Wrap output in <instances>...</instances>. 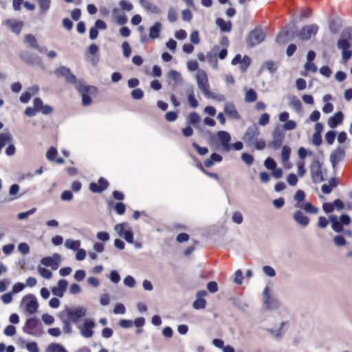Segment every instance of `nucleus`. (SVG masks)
<instances>
[{
	"label": "nucleus",
	"mask_w": 352,
	"mask_h": 352,
	"mask_svg": "<svg viewBox=\"0 0 352 352\" xmlns=\"http://www.w3.org/2000/svg\"><path fill=\"white\" fill-rule=\"evenodd\" d=\"M87 314V309L82 306L67 307L59 312L58 316L63 324V331L65 333H71V324L78 323Z\"/></svg>",
	"instance_id": "nucleus-1"
},
{
	"label": "nucleus",
	"mask_w": 352,
	"mask_h": 352,
	"mask_svg": "<svg viewBox=\"0 0 352 352\" xmlns=\"http://www.w3.org/2000/svg\"><path fill=\"white\" fill-rule=\"evenodd\" d=\"M260 131L255 124L249 126L243 137V140L248 147H254L258 151L263 150L266 146L265 141L263 139H258Z\"/></svg>",
	"instance_id": "nucleus-2"
},
{
	"label": "nucleus",
	"mask_w": 352,
	"mask_h": 352,
	"mask_svg": "<svg viewBox=\"0 0 352 352\" xmlns=\"http://www.w3.org/2000/svg\"><path fill=\"white\" fill-rule=\"evenodd\" d=\"M337 47L342 51V57L344 60H349L352 56V27L344 28L340 33L337 42Z\"/></svg>",
	"instance_id": "nucleus-3"
},
{
	"label": "nucleus",
	"mask_w": 352,
	"mask_h": 352,
	"mask_svg": "<svg viewBox=\"0 0 352 352\" xmlns=\"http://www.w3.org/2000/svg\"><path fill=\"white\" fill-rule=\"evenodd\" d=\"M78 94L82 98V104L83 106H89L92 103L91 96H97L98 89L93 85H87L85 83H78L77 89Z\"/></svg>",
	"instance_id": "nucleus-4"
},
{
	"label": "nucleus",
	"mask_w": 352,
	"mask_h": 352,
	"mask_svg": "<svg viewBox=\"0 0 352 352\" xmlns=\"http://www.w3.org/2000/svg\"><path fill=\"white\" fill-rule=\"evenodd\" d=\"M286 28V30L280 32L276 36V41L277 43L280 44H285L289 41L294 39L296 36V26L294 22L292 23L289 28Z\"/></svg>",
	"instance_id": "nucleus-5"
},
{
	"label": "nucleus",
	"mask_w": 352,
	"mask_h": 352,
	"mask_svg": "<svg viewBox=\"0 0 352 352\" xmlns=\"http://www.w3.org/2000/svg\"><path fill=\"white\" fill-rule=\"evenodd\" d=\"M265 34L262 28H256L249 33L246 39V42L249 46L253 47L263 42L265 39Z\"/></svg>",
	"instance_id": "nucleus-6"
},
{
	"label": "nucleus",
	"mask_w": 352,
	"mask_h": 352,
	"mask_svg": "<svg viewBox=\"0 0 352 352\" xmlns=\"http://www.w3.org/2000/svg\"><path fill=\"white\" fill-rule=\"evenodd\" d=\"M310 172L312 182L314 184L320 183L324 181L322 166L318 160H314L310 166Z\"/></svg>",
	"instance_id": "nucleus-7"
},
{
	"label": "nucleus",
	"mask_w": 352,
	"mask_h": 352,
	"mask_svg": "<svg viewBox=\"0 0 352 352\" xmlns=\"http://www.w3.org/2000/svg\"><path fill=\"white\" fill-rule=\"evenodd\" d=\"M127 226L126 223H120L115 226L114 230L120 237L124 239L127 243L132 244L133 243V233L130 228L127 230L125 228Z\"/></svg>",
	"instance_id": "nucleus-8"
},
{
	"label": "nucleus",
	"mask_w": 352,
	"mask_h": 352,
	"mask_svg": "<svg viewBox=\"0 0 352 352\" xmlns=\"http://www.w3.org/2000/svg\"><path fill=\"white\" fill-rule=\"evenodd\" d=\"M318 29L319 28L316 24L305 25L300 30L298 36L302 41H308L311 38V36L316 35Z\"/></svg>",
	"instance_id": "nucleus-9"
},
{
	"label": "nucleus",
	"mask_w": 352,
	"mask_h": 352,
	"mask_svg": "<svg viewBox=\"0 0 352 352\" xmlns=\"http://www.w3.org/2000/svg\"><path fill=\"white\" fill-rule=\"evenodd\" d=\"M197 82L198 87L202 93L206 96H210L211 92L209 91L208 83V76L204 71H199L197 74Z\"/></svg>",
	"instance_id": "nucleus-10"
},
{
	"label": "nucleus",
	"mask_w": 352,
	"mask_h": 352,
	"mask_svg": "<svg viewBox=\"0 0 352 352\" xmlns=\"http://www.w3.org/2000/svg\"><path fill=\"white\" fill-rule=\"evenodd\" d=\"M2 25L6 26L12 33L19 35L24 26V23L16 19H10L3 21Z\"/></svg>",
	"instance_id": "nucleus-11"
},
{
	"label": "nucleus",
	"mask_w": 352,
	"mask_h": 352,
	"mask_svg": "<svg viewBox=\"0 0 352 352\" xmlns=\"http://www.w3.org/2000/svg\"><path fill=\"white\" fill-rule=\"evenodd\" d=\"M22 302L25 303V310L30 314H34L36 312L38 307V303L34 295H26L23 298Z\"/></svg>",
	"instance_id": "nucleus-12"
},
{
	"label": "nucleus",
	"mask_w": 352,
	"mask_h": 352,
	"mask_svg": "<svg viewBox=\"0 0 352 352\" xmlns=\"http://www.w3.org/2000/svg\"><path fill=\"white\" fill-rule=\"evenodd\" d=\"M217 135L219 140L222 151L229 152L232 148V144L230 143L231 141L230 134L226 131H219L217 133Z\"/></svg>",
	"instance_id": "nucleus-13"
},
{
	"label": "nucleus",
	"mask_w": 352,
	"mask_h": 352,
	"mask_svg": "<svg viewBox=\"0 0 352 352\" xmlns=\"http://www.w3.org/2000/svg\"><path fill=\"white\" fill-rule=\"evenodd\" d=\"M284 133L279 127H276L272 133V142L271 145L274 150H278L282 145L284 139Z\"/></svg>",
	"instance_id": "nucleus-14"
},
{
	"label": "nucleus",
	"mask_w": 352,
	"mask_h": 352,
	"mask_svg": "<svg viewBox=\"0 0 352 352\" xmlns=\"http://www.w3.org/2000/svg\"><path fill=\"white\" fill-rule=\"evenodd\" d=\"M345 156V151L340 146L331 151L329 160L333 168H336V164L342 161Z\"/></svg>",
	"instance_id": "nucleus-15"
},
{
	"label": "nucleus",
	"mask_w": 352,
	"mask_h": 352,
	"mask_svg": "<svg viewBox=\"0 0 352 352\" xmlns=\"http://www.w3.org/2000/svg\"><path fill=\"white\" fill-rule=\"evenodd\" d=\"M96 327V323L93 320L88 319L85 321L83 323L81 330L80 334L86 338H89L93 336L94 331L93 328Z\"/></svg>",
	"instance_id": "nucleus-16"
},
{
	"label": "nucleus",
	"mask_w": 352,
	"mask_h": 352,
	"mask_svg": "<svg viewBox=\"0 0 352 352\" xmlns=\"http://www.w3.org/2000/svg\"><path fill=\"white\" fill-rule=\"evenodd\" d=\"M207 295L205 290L198 291L196 294V300L192 303V307L195 309H204L206 305V300L204 298Z\"/></svg>",
	"instance_id": "nucleus-17"
},
{
	"label": "nucleus",
	"mask_w": 352,
	"mask_h": 352,
	"mask_svg": "<svg viewBox=\"0 0 352 352\" xmlns=\"http://www.w3.org/2000/svg\"><path fill=\"white\" fill-rule=\"evenodd\" d=\"M68 286V282L65 279H60L58 282V286L54 287L52 289V293L53 295L58 296V297H63L64 295V293L67 289Z\"/></svg>",
	"instance_id": "nucleus-18"
},
{
	"label": "nucleus",
	"mask_w": 352,
	"mask_h": 352,
	"mask_svg": "<svg viewBox=\"0 0 352 352\" xmlns=\"http://www.w3.org/2000/svg\"><path fill=\"white\" fill-rule=\"evenodd\" d=\"M224 112L231 119L238 120L241 118L240 115L233 103H226L224 105Z\"/></svg>",
	"instance_id": "nucleus-19"
},
{
	"label": "nucleus",
	"mask_w": 352,
	"mask_h": 352,
	"mask_svg": "<svg viewBox=\"0 0 352 352\" xmlns=\"http://www.w3.org/2000/svg\"><path fill=\"white\" fill-rule=\"evenodd\" d=\"M293 218L298 225L302 227H306L309 223V218L305 215L300 210L295 211Z\"/></svg>",
	"instance_id": "nucleus-20"
},
{
	"label": "nucleus",
	"mask_w": 352,
	"mask_h": 352,
	"mask_svg": "<svg viewBox=\"0 0 352 352\" xmlns=\"http://www.w3.org/2000/svg\"><path fill=\"white\" fill-rule=\"evenodd\" d=\"M344 119V115L342 111L336 112L333 116L328 119L327 124L330 128H336L338 125L342 124Z\"/></svg>",
	"instance_id": "nucleus-21"
},
{
	"label": "nucleus",
	"mask_w": 352,
	"mask_h": 352,
	"mask_svg": "<svg viewBox=\"0 0 352 352\" xmlns=\"http://www.w3.org/2000/svg\"><path fill=\"white\" fill-rule=\"evenodd\" d=\"M20 58L25 61L27 64L32 65L34 63L37 62L38 64L41 63V58L32 53L28 52H23L20 54Z\"/></svg>",
	"instance_id": "nucleus-22"
},
{
	"label": "nucleus",
	"mask_w": 352,
	"mask_h": 352,
	"mask_svg": "<svg viewBox=\"0 0 352 352\" xmlns=\"http://www.w3.org/2000/svg\"><path fill=\"white\" fill-rule=\"evenodd\" d=\"M289 107L296 113H300L302 109L301 102L295 96H292L288 98Z\"/></svg>",
	"instance_id": "nucleus-23"
},
{
	"label": "nucleus",
	"mask_w": 352,
	"mask_h": 352,
	"mask_svg": "<svg viewBox=\"0 0 352 352\" xmlns=\"http://www.w3.org/2000/svg\"><path fill=\"white\" fill-rule=\"evenodd\" d=\"M140 5L148 12L153 14H160V10L157 6L148 0H139Z\"/></svg>",
	"instance_id": "nucleus-24"
},
{
	"label": "nucleus",
	"mask_w": 352,
	"mask_h": 352,
	"mask_svg": "<svg viewBox=\"0 0 352 352\" xmlns=\"http://www.w3.org/2000/svg\"><path fill=\"white\" fill-rule=\"evenodd\" d=\"M229 301L239 310L242 312H246L248 305L244 302L241 298L237 297H230Z\"/></svg>",
	"instance_id": "nucleus-25"
},
{
	"label": "nucleus",
	"mask_w": 352,
	"mask_h": 352,
	"mask_svg": "<svg viewBox=\"0 0 352 352\" xmlns=\"http://www.w3.org/2000/svg\"><path fill=\"white\" fill-rule=\"evenodd\" d=\"M222 160L223 157L221 155L213 153L211 154L210 158L205 160L204 164L206 167L210 168L215 162H221Z\"/></svg>",
	"instance_id": "nucleus-26"
},
{
	"label": "nucleus",
	"mask_w": 352,
	"mask_h": 352,
	"mask_svg": "<svg viewBox=\"0 0 352 352\" xmlns=\"http://www.w3.org/2000/svg\"><path fill=\"white\" fill-rule=\"evenodd\" d=\"M38 320L35 317L28 318L26 322L25 327H23V331L28 334H31L30 331L34 329L38 325Z\"/></svg>",
	"instance_id": "nucleus-27"
},
{
	"label": "nucleus",
	"mask_w": 352,
	"mask_h": 352,
	"mask_svg": "<svg viewBox=\"0 0 352 352\" xmlns=\"http://www.w3.org/2000/svg\"><path fill=\"white\" fill-rule=\"evenodd\" d=\"M263 305L267 309L272 310L279 308L280 303L276 298L271 297L263 300Z\"/></svg>",
	"instance_id": "nucleus-28"
},
{
	"label": "nucleus",
	"mask_w": 352,
	"mask_h": 352,
	"mask_svg": "<svg viewBox=\"0 0 352 352\" xmlns=\"http://www.w3.org/2000/svg\"><path fill=\"white\" fill-rule=\"evenodd\" d=\"M216 24L222 32H230L231 31L232 23L230 21L226 22L221 18H217L216 19Z\"/></svg>",
	"instance_id": "nucleus-29"
},
{
	"label": "nucleus",
	"mask_w": 352,
	"mask_h": 352,
	"mask_svg": "<svg viewBox=\"0 0 352 352\" xmlns=\"http://www.w3.org/2000/svg\"><path fill=\"white\" fill-rule=\"evenodd\" d=\"M162 24L160 22H155L149 29V37L152 39L157 38L161 32Z\"/></svg>",
	"instance_id": "nucleus-30"
},
{
	"label": "nucleus",
	"mask_w": 352,
	"mask_h": 352,
	"mask_svg": "<svg viewBox=\"0 0 352 352\" xmlns=\"http://www.w3.org/2000/svg\"><path fill=\"white\" fill-rule=\"evenodd\" d=\"M167 77L170 80H173L176 85H180L183 82L182 75L176 70L171 69L167 74Z\"/></svg>",
	"instance_id": "nucleus-31"
},
{
	"label": "nucleus",
	"mask_w": 352,
	"mask_h": 352,
	"mask_svg": "<svg viewBox=\"0 0 352 352\" xmlns=\"http://www.w3.org/2000/svg\"><path fill=\"white\" fill-rule=\"evenodd\" d=\"M201 121V117L197 112H191L188 116V122L195 128H198V124Z\"/></svg>",
	"instance_id": "nucleus-32"
},
{
	"label": "nucleus",
	"mask_w": 352,
	"mask_h": 352,
	"mask_svg": "<svg viewBox=\"0 0 352 352\" xmlns=\"http://www.w3.org/2000/svg\"><path fill=\"white\" fill-rule=\"evenodd\" d=\"M305 198V193L302 190H298L294 196V199L296 201L294 204L295 208H302V202L304 201Z\"/></svg>",
	"instance_id": "nucleus-33"
},
{
	"label": "nucleus",
	"mask_w": 352,
	"mask_h": 352,
	"mask_svg": "<svg viewBox=\"0 0 352 352\" xmlns=\"http://www.w3.org/2000/svg\"><path fill=\"white\" fill-rule=\"evenodd\" d=\"M47 352H67L59 343H51L47 348Z\"/></svg>",
	"instance_id": "nucleus-34"
},
{
	"label": "nucleus",
	"mask_w": 352,
	"mask_h": 352,
	"mask_svg": "<svg viewBox=\"0 0 352 352\" xmlns=\"http://www.w3.org/2000/svg\"><path fill=\"white\" fill-rule=\"evenodd\" d=\"M80 245V241L79 240H73L71 239H67L65 242V246L69 250H76Z\"/></svg>",
	"instance_id": "nucleus-35"
},
{
	"label": "nucleus",
	"mask_w": 352,
	"mask_h": 352,
	"mask_svg": "<svg viewBox=\"0 0 352 352\" xmlns=\"http://www.w3.org/2000/svg\"><path fill=\"white\" fill-rule=\"evenodd\" d=\"M207 61L212 65L214 69H217L218 60L217 58L216 53L209 52L206 54Z\"/></svg>",
	"instance_id": "nucleus-36"
},
{
	"label": "nucleus",
	"mask_w": 352,
	"mask_h": 352,
	"mask_svg": "<svg viewBox=\"0 0 352 352\" xmlns=\"http://www.w3.org/2000/svg\"><path fill=\"white\" fill-rule=\"evenodd\" d=\"M257 99V94L253 89L247 91L245 95V100L247 102H253Z\"/></svg>",
	"instance_id": "nucleus-37"
},
{
	"label": "nucleus",
	"mask_w": 352,
	"mask_h": 352,
	"mask_svg": "<svg viewBox=\"0 0 352 352\" xmlns=\"http://www.w3.org/2000/svg\"><path fill=\"white\" fill-rule=\"evenodd\" d=\"M24 41L28 43L31 47L34 49L38 48V44L37 40L33 34H28L25 35Z\"/></svg>",
	"instance_id": "nucleus-38"
},
{
	"label": "nucleus",
	"mask_w": 352,
	"mask_h": 352,
	"mask_svg": "<svg viewBox=\"0 0 352 352\" xmlns=\"http://www.w3.org/2000/svg\"><path fill=\"white\" fill-rule=\"evenodd\" d=\"M264 67H265L271 74H274L278 69V65L273 60L265 61L262 68Z\"/></svg>",
	"instance_id": "nucleus-39"
},
{
	"label": "nucleus",
	"mask_w": 352,
	"mask_h": 352,
	"mask_svg": "<svg viewBox=\"0 0 352 352\" xmlns=\"http://www.w3.org/2000/svg\"><path fill=\"white\" fill-rule=\"evenodd\" d=\"M307 213L316 214L318 211V208L314 206L311 203L307 202L305 204H302V208Z\"/></svg>",
	"instance_id": "nucleus-40"
},
{
	"label": "nucleus",
	"mask_w": 352,
	"mask_h": 352,
	"mask_svg": "<svg viewBox=\"0 0 352 352\" xmlns=\"http://www.w3.org/2000/svg\"><path fill=\"white\" fill-rule=\"evenodd\" d=\"M336 134L337 132L333 130L328 131L326 133L324 139L328 144L331 145L334 142Z\"/></svg>",
	"instance_id": "nucleus-41"
},
{
	"label": "nucleus",
	"mask_w": 352,
	"mask_h": 352,
	"mask_svg": "<svg viewBox=\"0 0 352 352\" xmlns=\"http://www.w3.org/2000/svg\"><path fill=\"white\" fill-rule=\"evenodd\" d=\"M65 81L69 83L75 85V88L77 89L78 83L83 84L82 80H78L76 76L70 72V73L65 78Z\"/></svg>",
	"instance_id": "nucleus-42"
},
{
	"label": "nucleus",
	"mask_w": 352,
	"mask_h": 352,
	"mask_svg": "<svg viewBox=\"0 0 352 352\" xmlns=\"http://www.w3.org/2000/svg\"><path fill=\"white\" fill-rule=\"evenodd\" d=\"M38 3L41 12L45 13L50 9L51 0H38Z\"/></svg>",
	"instance_id": "nucleus-43"
},
{
	"label": "nucleus",
	"mask_w": 352,
	"mask_h": 352,
	"mask_svg": "<svg viewBox=\"0 0 352 352\" xmlns=\"http://www.w3.org/2000/svg\"><path fill=\"white\" fill-rule=\"evenodd\" d=\"M71 70L69 68H67L65 66H60L58 69H56L54 72L56 76H64L65 78L66 76L70 73Z\"/></svg>",
	"instance_id": "nucleus-44"
},
{
	"label": "nucleus",
	"mask_w": 352,
	"mask_h": 352,
	"mask_svg": "<svg viewBox=\"0 0 352 352\" xmlns=\"http://www.w3.org/2000/svg\"><path fill=\"white\" fill-rule=\"evenodd\" d=\"M12 141V138L9 133H0V144L5 146L7 143H10Z\"/></svg>",
	"instance_id": "nucleus-45"
},
{
	"label": "nucleus",
	"mask_w": 352,
	"mask_h": 352,
	"mask_svg": "<svg viewBox=\"0 0 352 352\" xmlns=\"http://www.w3.org/2000/svg\"><path fill=\"white\" fill-rule=\"evenodd\" d=\"M250 62H251L250 58L248 56L245 55L243 56V61L240 64V69L243 73H245L247 71L248 67L250 65Z\"/></svg>",
	"instance_id": "nucleus-46"
},
{
	"label": "nucleus",
	"mask_w": 352,
	"mask_h": 352,
	"mask_svg": "<svg viewBox=\"0 0 352 352\" xmlns=\"http://www.w3.org/2000/svg\"><path fill=\"white\" fill-rule=\"evenodd\" d=\"M291 148L288 146H283L281 151V157L283 162H287L289 159Z\"/></svg>",
	"instance_id": "nucleus-47"
},
{
	"label": "nucleus",
	"mask_w": 352,
	"mask_h": 352,
	"mask_svg": "<svg viewBox=\"0 0 352 352\" xmlns=\"http://www.w3.org/2000/svg\"><path fill=\"white\" fill-rule=\"evenodd\" d=\"M188 102L189 105L194 109L197 108L199 105L198 101L194 96L192 89H191V92L188 95Z\"/></svg>",
	"instance_id": "nucleus-48"
},
{
	"label": "nucleus",
	"mask_w": 352,
	"mask_h": 352,
	"mask_svg": "<svg viewBox=\"0 0 352 352\" xmlns=\"http://www.w3.org/2000/svg\"><path fill=\"white\" fill-rule=\"evenodd\" d=\"M264 166L269 170H273L276 167V162L273 158L268 157L264 161Z\"/></svg>",
	"instance_id": "nucleus-49"
},
{
	"label": "nucleus",
	"mask_w": 352,
	"mask_h": 352,
	"mask_svg": "<svg viewBox=\"0 0 352 352\" xmlns=\"http://www.w3.org/2000/svg\"><path fill=\"white\" fill-rule=\"evenodd\" d=\"M192 146L200 155H205L208 153V148L207 147H201L196 142H193Z\"/></svg>",
	"instance_id": "nucleus-50"
},
{
	"label": "nucleus",
	"mask_w": 352,
	"mask_h": 352,
	"mask_svg": "<svg viewBox=\"0 0 352 352\" xmlns=\"http://www.w3.org/2000/svg\"><path fill=\"white\" fill-rule=\"evenodd\" d=\"M340 24L336 20H331L329 23V28L331 33L336 34L340 28Z\"/></svg>",
	"instance_id": "nucleus-51"
},
{
	"label": "nucleus",
	"mask_w": 352,
	"mask_h": 352,
	"mask_svg": "<svg viewBox=\"0 0 352 352\" xmlns=\"http://www.w3.org/2000/svg\"><path fill=\"white\" fill-rule=\"evenodd\" d=\"M119 6L122 10L128 12L131 11L133 8L132 3L125 0H121L119 3Z\"/></svg>",
	"instance_id": "nucleus-52"
},
{
	"label": "nucleus",
	"mask_w": 352,
	"mask_h": 352,
	"mask_svg": "<svg viewBox=\"0 0 352 352\" xmlns=\"http://www.w3.org/2000/svg\"><path fill=\"white\" fill-rule=\"evenodd\" d=\"M131 95L133 99L140 100L144 97V91L140 88H137L131 91Z\"/></svg>",
	"instance_id": "nucleus-53"
},
{
	"label": "nucleus",
	"mask_w": 352,
	"mask_h": 352,
	"mask_svg": "<svg viewBox=\"0 0 352 352\" xmlns=\"http://www.w3.org/2000/svg\"><path fill=\"white\" fill-rule=\"evenodd\" d=\"M263 273L269 276V277H274L276 276V271L275 270L269 265H265L263 267Z\"/></svg>",
	"instance_id": "nucleus-54"
},
{
	"label": "nucleus",
	"mask_w": 352,
	"mask_h": 352,
	"mask_svg": "<svg viewBox=\"0 0 352 352\" xmlns=\"http://www.w3.org/2000/svg\"><path fill=\"white\" fill-rule=\"evenodd\" d=\"M241 160L247 164V165H251L254 159V157L249 154V153H243L241 154Z\"/></svg>",
	"instance_id": "nucleus-55"
},
{
	"label": "nucleus",
	"mask_w": 352,
	"mask_h": 352,
	"mask_svg": "<svg viewBox=\"0 0 352 352\" xmlns=\"http://www.w3.org/2000/svg\"><path fill=\"white\" fill-rule=\"evenodd\" d=\"M57 154V150L54 147H51L46 153V157L49 161H54Z\"/></svg>",
	"instance_id": "nucleus-56"
},
{
	"label": "nucleus",
	"mask_w": 352,
	"mask_h": 352,
	"mask_svg": "<svg viewBox=\"0 0 352 352\" xmlns=\"http://www.w3.org/2000/svg\"><path fill=\"white\" fill-rule=\"evenodd\" d=\"M109 279L113 283H118L120 280V276L117 270H112L109 274Z\"/></svg>",
	"instance_id": "nucleus-57"
},
{
	"label": "nucleus",
	"mask_w": 352,
	"mask_h": 352,
	"mask_svg": "<svg viewBox=\"0 0 352 352\" xmlns=\"http://www.w3.org/2000/svg\"><path fill=\"white\" fill-rule=\"evenodd\" d=\"M122 48L123 51V55L126 58L129 57L131 53V48L129 43L126 41L123 42L122 44Z\"/></svg>",
	"instance_id": "nucleus-58"
},
{
	"label": "nucleus",
	"mask_w": 352,
	"mask_h": 352,
	"mask_svg": "<svg viewBox=\"0 0 352 352\" xmlns=\"http://www.w3.org/2000/svg\"><path fill=\"white\" fill-rule=\"evenodd\" d=\"M123 282L126 286H127L130 288H133L135 285V280L134 278L130 275L126 276L124 278Z\"/></svg>",
	"instance_id": "nucleus-59"
},
{
	"label": "nucleus",
	"mask_w": 352,
	"mask_h": 352,
	"mask_svg": "<svg viewBox=\"0 0 352 352\" xmlns=\"http://www.w3.org/2000/svg\"><path fill=\"white\" fill-rule=\"evenodd\" d=\"M89 190L94 193H100L104 191V188L95 182H91L89 184Z\"/></svg>",
	"instance_id": "nucleus-60"
},
{
	"label": "nucleus",
	"mask_w": 352,
	"mask_h": 352,
	"mask_svg": "<svg viewBox=\"0 0 352 352\" xmlns=\"http://www.w3.org/2000/svg\"><path fill=\"white\" fill-rule=\"evenodd\" d=\"M18 250L23 254H28L30 252V247L27 243H20L18 245Z\"/></svg>",
	"instance_id": "nucleus-61"
},
{
	"label": "nucleus",
	"mask_w": 352,
	"mask_h": 352,
	"mask_svg": "<svg viewBox=\"0 0 352 352\" xmlns=\"http://www.w3.org/2000/svg\"><path fill=\"white\" fill-rule=\"evenodd\" d=\"M296 127V123L295 121L292 120H288L285 122V123L283 124V128L285 130L287 131H291Z\"/></svg>",
	"instance_id": "nucleus-62"
},
{
	"label": "nucleus",
	"mask_w": 352,
	"mask_h": 352,
	"mask_svg": "<svg viewBox=\"0 0 352 352\" xmlns=\"http://www.w3.org/2000/svg\"><path fill=\"white\" fill-rule=\"evenodd\" d=\"M333 242L337 246H342L346 243L345 238L342 235H336L334 236Z\"/></svg>",
	"instance_id": "nucleus-63"
},
{
	"label": "nucleus",
	"mask_w": 352,
	"mask_h": 352,
	"mask_svg": "<svg viewBox=\"0 0 352 352\" xmlns=\"http://www.w3.org/2000/svg\"><path fill=\"white\" fill-rule=\"evenodd\" d=\"M26 349L29 352H39V349L36 342L27 343Z\"/></svg>",
	"instance_id": "nucleus-64"
}]
</instances>
